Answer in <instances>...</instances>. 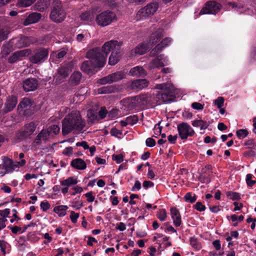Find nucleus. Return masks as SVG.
Listing matches in <instances>:
<instances>
[{
    "instance_id": "nucleus-32",
    "label": "nucleus",
    "mask_w": 256,
    "mask_h": 256,
    "mask_svg": "<svg viewBox=\"0 0 256 256\" xmlns=\"http://www.w3.org/2000/svg\"><path fill=\"white\" fill-rule=\"evenodd\" d=\"M110 75L112 82H114L124 78L126 76V74L124 72L120 71L110 74Z\"/></svg>"
},
{
    "instance_id": "nucleus-58",
    "label": "nucleus",
    "mask_w": 256,
    "mask_h": 256,
    "mask_svg": "<svg viewBox=\"0 0 256 256\" xmlns=\"http://www.w3.org/2000/svg\"><path fill=\"white\" fill-rule=\"evenodd\" d=\"M72 190L74 192L71 194L72 196H75L78 194H80L83 191V188L78 186H74L72 188Z\"/></svg>"
},
{
    "instance_id": "nucleus-24",
    "label": "nucleus",
    "mask_w": 256,
    "mask_h": 256,
    "mask_svg": "<svg viewBox=\"0 0 256 256\" xmlns=\"http://www.w3.org/2000/svg\"><path fill=\"white\" fill-rule=\"evenodd\" d=\"M130 76H144L146 75V72L142 66H136L132 68L129 72Z\"/></svg>"
},
{
    "instance_id": "nucleus-12",
    "label": "nucleus",
    "mask_w": 256,
    "mask_h": 256,
    "mask_svg": "<svg viewBox=\"0 0 256 256\" xmlns=\"http://www.w3.org/2000/svg\"><path fill=\"white\" fill-rule=\"evenodd\" d=\"M168 60L167 57L163 54L160 55L152 60L148 64V68L152 70L155 68H160L168 64Z\"/></svg>"
},
{
    "instance_id": "nucleus-9",
    "label": "nucleus",
    "mask_w": 256,
    "mask_h": 256,
    "mask_svg": "<svg viewBox=\"0 0 256 256\" xmlns=\"http://www.w3.org/2000/svg\"><path fill=\"white\" fill-rule=\"evenodd\" d=\"M48 48H42L36 50L30 56V60L34 64H38L44 62L48 55Z\"/></svg>"
},
{
    "instance_id": "nucleus-4",
    "label": "nucleus",
    "mask_w": 256,
    "mask_h": 256,
    "mask_svg": "<svg viewBox=\"0 0 256 256\" xmlns=\"http://www.w3.org/2000/svg\"><path fill=\"white\" fill-rule=\"evenodd\" d=\"M156 88L162 90V92L159 93L157 96L158 98L161 99L162 102L168 103L171 101L175 90L174 86L172 84H158L156 86Z\"/></svg>"
},
{
    "instance_id": "nucleus-17",
    "label": "nucleus",
    "mask_w": 256,
    "mask_h": 256,
    "mask_svg": "<svg viewBox=\"0 0 256 256\" xmlns=\"http://www.w3.org/2000/svg\"><path fill=\"white\" fill-rule=\"evenodd\" d=\"M148 82L146 79L136 80L130 82L128 87L132 90H140L146 88Z\"/></svg>"
},
{
    "instance_id": "nucleus-54",
    "label": "nucleus",
    "mask_w": 256,
    "mask_h": 256,
    "mask_svg": "<svg viewBox=\"0 0 256 256\" xmlns=\"http://www.w3.org/2000/svg\"><path fill=\"white\" fill-rule=\"evenodd\" d=\"M253 176L248 174L246 176V182L248 186H252L256 183V180H252Z\"/></svg>"
},
{
    "instance_id": "nucleus-60",
    "label": "nucleus",
    "mask_w": 256,
    "mask_h": 256,
    "mask_svg": "<svg viewBox=\"0 0 256 256\" xmlns=\"http://www.w3.org/2000/svg\"><path fill=\"white\" fill-rule=\"evenodd\" d=\"M41 209L43 212H46L50 208V204L48 202H42L40 204Z\"/></svg>"
},
{
    "instance_id": "nucleus-22",
    "label": "nucleus",
    "mask_w": 256,
    "mask_h": 256,
    "mask_svg": "<svg viewBox=\"0 0 256 256\" xmlns=\"http://www.w3.org/2000/svg\"><path fill=\"white\" fill-rule=\"evenodd\" d=\"M50 137V134L46 130H42L36 136L34 142V145H39L42 143V142H46Z\"/></svg>"
},
{
    "instance_id": "nucleus-53",
    "label": "nucleus",
    "mask_w": 256,
    "mask_h": 256,
    "mask_svg": "<svg viewBox=\"0 0 256 256\" xmlns=\"http://www.w3.org/2000/svg\"><path fill=\"white\" fill-rule=\"evenodd\" d=\"M97 112L98 120L104 118L108 113L107 110L104 107H102L100 110Z\"/></svg>"
},
{
    "instance_id": "nucleus-27",
    "label": "nucleus",
    "mask_w": 256,
    "mask_h": 256,
    "mask_svg": "<svg viewBox=\"0 0 256 256\" xmlns=\"http://www.w3.org/2000/svg\"><path fill=\"white\" fill-rule=\"evenodd\" d=\"M90 62L88 61H85L84 62L81 66V70L84 72H86L88 74H90L91 73L93 68L94 67H97L96 66H94L93 64V62L91 61L90 59Z\"/></svg>"
},
{
    "instance_id": "nucleus-25",
    "label": "nucleus",
    "mask_w": 256,
    "mask_h": 256,
    "mask_svg": "<svg viewBox=\"0 0 256 256\" xmlns=\"http://www.w3.org/2000/svg\"><path fill=\"white\" fill-rule=\"evenodd\" d=\"M41 18V14L38 12H32L29 14L28 17L25 20L24 24V26L36 23L38 22Z\"/></svg>"
},
{
    "instance_id": "nucleus-50",
    "label": "nucleus",
    "mask_w": 256,
    "mask_h": 256,
    "mask_svg": "<svg viewBox=\"0 0 256 256\" xmlns=\"http://www.w3.org/2000/svg\"><path fill=\"white\" fill-rule=\"evenodd\" d=\"M98 82L101 84H107L112 83L110 75H108L102 78L99 79L98 80Z\"/></svg>"
},
{
    "instance_id": "nucleus-43",
    "label": "nucleus",
    "mask_w": 256,
    "mask_h": 256,
    "mask_svg": "<svg viewBox=\"0 0 256 256\" xmlns=\"http://www.w3.org/2000/svg\"><path fill=\"white\" fill-rule=\"evenodd\" d=\"M157 218L161 222L165 221L167 218V212L164 209H161L158 212Z\"/></svg>"
},
{
    "instance_id": "nucleus-59",
    "label": "nucleus",
    "mask_w": 256,
    "mask_h": 256,
    "mask_svg": "<svg viewBox=\"0 0 256 256\" xmlns=\"http://www.w3.org/2000/svg\"><path fill=\"white\" fill-rule=\"evenodd\" d=\"M194 208L199 212H202L206 210V206L201 202H197L194 206Z\"/></svg>"
},
{
    "instance_id": "nucleus-39",
    "label": "nucleus",
    "mask_w": 256,
    "mask_h": 256,
    "mask_svg": "<svg viewBox=\"0 0 256 256\" xmlns=\"http://www.w3.org/2000/svg\"><path fill=\"white\" fill-rule=\"evenodd\" d=\"M50 136L57 134L60 131V128L56 124H54L49 127L47 130Z\"/></svg>"
},
{
    "instance_id": "nucleus-31",
    "label": "nucleus",
    "mask_w": 256,
    "mask_h": 256,
    "mask_svg": "<svg viewBox=\"0 0 256 256\" xmlns=\"http://www.w3.org/2000/svg\"><path fill=\"white\" fill-rule=\"evenodd\" d=\"M120 58V54L119 52L117 51L112 52L111 55L109 58L108 64L110 65L114 66L116 64Z\"/></svg>"
},
{
    "instance_id": "nucleus-37",
    "label": "nucleus",
    "mask_w": 256,
    "mask_h": 256,
    "mask_svg": "<svg viewBox=\"0 0 256 256\" xmlns=\"http://www.w3.org/2000/svg\"><path fill=\"white\" fill-rule=\"evenodd\" d=\"M70 206L76 210H80L84 206L83 202L80 198H76L72 202H70Z\"/></svg>"
},
{
    "instance_id": "nucleus-35",
    "label": "nucleus",
    "mask_w": 256,
    "mask_h": 256,
    "mask_svg": "<svg viewBox=\"0 0 256 256\" xmlns=\"http://www.w3.org/2000/svg\"><path fill=\"white\" fill-rule=\"evenodd\" d=\"M192 124L194 127H200V130H205L208 126L207 122L203 120H194Z\"/></svg>"
},
{
    "instance_id": "nucleus-10",
    "label": "nucleus",
    "mask_w": 256,
    "mask_h": 256,
    "mask_svg": "<svg viewBox=\"0 0 256 256\" xmlns=\"http://www.w3.org/2000/svg\"><path fill=\"white\" fill-rule=\"evenodd\" d=\"M222 6L220 4L214 1H210L208 2L205 6L200 10L199 15L205 14H215L219 12Z\"/></svg>"
},
{
    "instance_id": "nucleus-13",
    "label": "nucleus",
    "mask_w": 256,
    "mask_h": 256,
    "mask_svg": "<svg viewBox=\"0 0 256 256\" xmlns=\"http://www.w3.org/2000/svg\"><path fill=\"white\" fill-rule=\"evenodd\" d=\"M78 182V178L76 176H70L60 180V183L63 186L61 189L62 194L65 196L68 192L69 187L76 184Z\"/></svg>"
},
{
    "instance_id": "nucleus-51",
    "label": "nucleus",
    "mask_w": 256,
    "mask_h": 256,
    "mask_svg": "<svg viewBox=\"0 0 256 256\" xmlns=\"http://www.w3.org/2000/svg\"><path fill=\"white\" fill-rule=\"evenodd\" d=\"M80 217V214L74 211L70 212V218L73 224H76L78 222V219Z\"/></svg>"
},
{
    "instance_id": "nucleus-52",
    "label": "nucleus",
    "mask_w": 256,
    "mask_h": 256,
    "mask_svg": "<svg viewBox=\"0 0 256 256\" xmlns=\"http://www.w3.org/2000/svg\"><path fill=\"white\" fill-rule=\"evenodd\" d=\"M10 214V210L9 208H5L4 210H0V218H4L6 222L7 221L6 218L9 216Z\"/></svg>"
},
{
    "instance_id": "nucleus-48",
    "label": "nucleus",
    "mask_w": 256,
    "mask_h": 256,
    "mask_svg": "<svg viewBox=\"0 0 256 256\" xmlns=\"http://www.w3.org/2000/svg\"><path fill=\"white\" fill-rule=\"evenodd\" d=\"M236 134L238 138L242 139L246 137L248 132L246 129H240L236 131Z\"/></svg>"
},
{
    "instance_id": "nucleus-57",
    "label": "nucleus",
    "mask_w": 256,
    "mask_h": 256,
    "mask_svg": "<svg viewBox=\"0 0 256 256\" xmlns=\"http://www.w3.org/2000/svg\"><path fill=\"white\" fill-rule=\"evenodd\" d=\"M224 99L222 97H218L214 100V104L216 105L218 108H220L224 106Z\"/></svg>"
},
{
    "instance_id": "nucleus-2",
    "label": "nucleus",
    "mask_w": 256,
    "mask_h": 256,
    "mask_svg": "<svg viewBox=\"0 0 256 256\" xmlns=\"http://www.w3.org/2000/svg\"><path fill=\"white\" fill-rule=\"evenodd\" d=\"M86 126L80 112L75 110L70 113L62 122V133L66 135L72 131L80 132Z\"/></svg>"
},
{
    "instance_id": "nucleus-47",
    "label": "nucleus",
    "mask_w": 256,
    "mask_h": 256,
    "mask_svg": "<svg viewBox=\"0 0 256 256\" xmlns=\"http://www.w3.org/2000/svg\"><path fill=\"white\" fill-rule=\"evenodd\" d=\"M10 244L4 240H0V248L3 254H6V250L10 248Z\"/></svg>"
},
{
    "instance_id": "nucleus-28",
    "label": "nucleus",
    "mask_w": 256,
    "mask_h": 256,
    "mask_svg": "<svg viewBox=\"0 0 256 256\" xmlns=\"http://www.w3.org/2000/svg\"><path fill=\"white\" fill-rule=\"evenodd\" d=\"M50 0H39L36 4V10L39 11H44L50 5Z\"/></svg>"
},
{
    "instance_id": "nucleus-16",
    "label": "nucleus",
    "mask_w": 256,
    "mask_h": 256,
    "mask_svg": "<svg viewBox=\"0 0 256 256\" xmlns=\"http://www.w3.org/2000/svg\"><path fill=\"white\" fill-rule=\"evenodd\" d=\"M172 40L170 38L164 39L160 44H158L150 52V56H154L160 53L164 48L168 46L172 42Z\"/></svg>"
},
{
    "instance_id": "nucleus-34",
    "label": "nucleus",
    "mask_w": 256,
    "mask_h": 256,
    "mask_svg": "<svg viewBox=\"0 0 256 256\" xmlns=\"http://www.w3.org/2000/svg\"><path fill=\"white\" fill-rule=\"evenodd\" d=\"M31 106V101L28 98H24L18 105V110L28 108Z\"/></svg>"
},
{
    "instance_id": "nucleus-8",
    "label": "nucleus",
    "mask_w": 256,
    "mask_h": 256,
    "mask_svg": "<svg viewBox=\"0 0 256 256\" xmlns=\"http://www.w3.org/2000/svg\"><path fill=\"white\" fill-rule=\"evenodd\" d=\"M2 160L7 173H11L14 170H17L20 167L23 166L26 164V161L24 159H22L20 162H14L11 159L4 156Z\"/></svg>"
},
{
    "instance_id": "nucleus-38",
    "label": "nucleus",
    "mask_w": 256,
    "mask_h": 256,
    "mask_svg": "<svg viewBox=\"0 0 256 256\" xmlns=\"http://www.w3.org/2000/svg\"><path fill=\"white\" fill-rule=\"evenodd\" d=\"M114 88L112 86H104L98 89V94H106L114 92Z\"/></svg>"
},
{
    "instance_id": "nucleus-45",
    "label": "nucleus",
    "mask_w": 256,
    "mask_h": 256,
    "mask_svg": "<svg viewBox=\"0 0 256 256\" xmlns=\"http://www.w3.org/2000/svg\"><path fill=\"white\" fill-rule=\"evenodd\" d=\"M226 194L228 197L233 200H238L240 198V194L236 192H228Z\"/></svg>"
},
{
    "instance_id": "nucleus-42",
    "label": "nucleus",
    "mask_w": 256,
    "mask_h": 256,
    "mask_svg": "<svg viewBox=\"0 0 256 256\" xmlns=\"http://www.w3.org/2000/svg\"><path fill=\"white\" fill-rule=\"evenodd\" d=\"M88 118L90 122H94L95 120H98V112L93 110H89L87 114Z\"/></svg>"
},
{
    "instance_id": "nucleus-3",
    "label": "nucleus",
    "mask_w": 256,
    "mask_h": 256,
    "mask_svg": "<svg viewBox=\"0 0 256 256\" xmlns=\"http://www.w3.org/2000/svg\"><path fill=\"white\" fill-rule=\"evenodd\" d=\"M158 8V2H150L138 11L134 19L136 21H140L150 18L155 14Z\"/></svg>"
},
{
    "instance_id": "nucleus-56",
    "label": "nucleus",
    "mask_w": 256,
    "mask_h": 256,
    "mask_svg": "<svg viewBox=\"0 0 256 256\" xmlns=\"http://www.w3.org/2000/svg\"><path fill=\"white\" fill-rule=\"evenodd\" d=\"M73 152V148L72 146L66 148L62 152L63 154L68 156H72Z\"/></svg>"
},
{
    "instance_id": "nucleus-30",
    "label": "nucleus",
    "mask_w": 256,
    "mask_h": 256,
    "mask_svg": "<svg viewBox=\"0 0 256 256\" xmlns=\"http://www.w3.org/2000/svg\"><path fill=\"white\" fill-rule=\"evenodd\" d=\"M82 78V74L79 72H74L70 78V82L72 85H78Z\"/></svg>"
},
{
    "instance_id": "nucleus-15",
    "label": "nucleus",
    "mask_w": 256,
    "mask_h": 256,
    "mask_svg": "<svg viewBox=\"0 0 256 256\" xmlns=\"http://www.w3.org/2000/svg\"><path fill=\"white\" fill-rule=\"evenodd\" d=\"M36 125L33 122L26 124L20 131V140L26 138L33 134L36 130Z\"/></svg>"
},
{
    "instance_id": "nucleus-21",
    "label": "nucleus",
    "mask_w": 256,
    "mask_h": 256,
    "mask_svg": "<svg viewBox=\"0 0 256 256\" xmlns=\"http://www.w3.org/2000/svg\"><path fill=\"white\" fill-rule=\"evenodd\" d=\"M228 5L232 6L234 10L238 13H246L248 14H254L252 10H250L249 8L246 9L241 4H236L230 2H228Z\"/></svg>"
},
{
    "instance_id": "nucleus-18",
    "label": "nucleus",
    "mask_w": 256,
    "mask_h": 256,
    "mask_svg": "<svg viewBox=\"0 0 256 256\" xmlns=\"http://www.w3.org/2000/svg\"><path fill=\"white\" fill-rule=\"evenodd\" d=\"M170 216L174 226H180L182 223V218L180 212L176 208L174 207L170 208Z\"/></svg>"
},
{
    "instance_id": "nucleus-19",
    "label": "nucleus",
    "mask_w": 256,
    "mask_h": 256,
    "mask_svg": "<svg viewBox=\"0 0 256 256\" xmlns=\"http://www.w3.org/2000/svg\"><path fill=\"white\" fill-rule=\"evenodd\" d=\"M17 102V98L15 96L8 98L3 110L4 112L6 113L12 110L16 107Z\"/></svg>"
},
{
    "instance_id": "nucleus-14",
    "label": "nucleus",
    "mask_w": 256,
    "mask_h": 256,
    "mask_svg": "<svg viewBox=\"0 0 256 256\" xmlns=\"http://www.w3.org/2000/svg\"><path fill=\"white\" fill-rule=\"evenodd\" d=\"M72 64L69 63L66 66H62L58 70V74L56 76V82L58 84H60L64 79L66 78L71 70Z\"/></svg>"
},
{
    "instance_id": "nucleus-41",
    "label": "nucleus",
    "mask_w": 256,
    "mask_h": 256,
    "mask_svg": "<svg viewBox=\"0 0 256 256\" xmlns=\"http://www.w3.org/2000/svg\"><path fill=\"white\" fill-rule=\"evenodd\" d=\"M190 244L196 250H199L202 248L200 243L194 238H190Z\"/></svg>"
},
{
    "instance_id": "nucleus-64",
    "label": "nucleus",
    "mask_w": 256,
    "mask_h": 256,
    "mask_svg": "<svg viewBox=\"0 0 256 256\" xmlns=\"http://www.w3.org/2000/svg\"><path fill=\"white\" fill-rule=\"evenodd\" d=\"M110 133L112 136H119L121 135L122 134V132L120 130H118L116 128H112L111 130Z\"/></svg>"
},
{
    "instance_id": "nucleus-49",
    "label": "nucleus",
    "mask_w": 256,
    "mask_h": 256,
    "mask_svg": "<svg viewBox=\"0 0 256 256\" xmlns=\"http://www.w3.org/2000/svg\"><path fill=\"white\" fill-rule=\"evenodd\" d=\"M126 119L130 125H134L137 123L138 120V116L136 115L128 116Z\"/></svg>"
},
{
    "instance_id": "nucleus-44",
    "label": "nucleus",
    "mask_w": 256,
    "mask_h": 256,
    "mask_svg": "<svg viewBox=\"0 0 256 256\" xmlns=\"http://www.w3.org/2000/svg\"><path fill=\"white\" fill-rule=\"evenodd\" d=\"M66 54V52L64 50H62L59 52L58 54H56V52H53L51 54L50 56V60L52 62H54V58L58 56V58H63Z\"/></svg>"
},
{
    "instance_id": "nucleus-40",
    "label": "nucleus",
    "mask_w": 256,
    "mask_h": 256,
    "mask_svg": "<svg viewBox=\"0 0 256 256\" xmlns=\"http://www.w3.org/2000/svg\"><path fill=\"white\" fill-rule=\"evenodd\" d=\"M30 54L29 50H23L16 52L14 54V58H18L19 60L21 59L22 57L28 56Z\"/></svg>"
},
{
    "instance_id": "nucleus-62",
    "label": "nucleus",
    "mask_w": 256,
    "mask_h": 256,
    "mask_svg": "<svg viewBox=\"0 0 256 256\" xmlns=\"http://www.w3.org/2000/svg\"><path fill=\"white\" fill-rule=\"evenodd\" d=\"M146 145L148 147H153L156 145V142L152 138H149L146 140Z\"/></svg>"
},
{
    "instance_id": "nucleus-46",
    "label": "nucleus",
    "mask_w": 256,
    "mask_h": 256,
    "mask_svg": "<svg viewBox=\"0 0 256 256\" xmlns=\"http://www.w3.org/2000/svg\"><path fill=\"white\" fill-rule=\"evenodd\" d=\"M185 201L186 202H190V203H193L195 202L196 200V196L195 194H192L190 192H188L184 196Z\"/></svg>"
},
{
    "instance_id": "nucleus-23",
    "label": "nucleus",
    "mask_w": 256,
    "mask_h": 256,
    "mask_svg": "<svg viewBox=\"0 0 256 256\" xmlns=\"http://www.w3.org/2000/svg\"><path fill=\"white\" fill-rule=\"evenodd\" d=\"M96 14V8H92L84 12H82L80 14V17L82 20L89 22L92 21L94 20Z\"/></svg>"
},
{
    "instance_id": "nucleus-20",
    "label": "nucleus",
    "mask_w": 256,
    "mask_h": 256,
    "mask_svg": "<svg viewBox=\"0 0 256 256\" xmlns=\"http://www.w3.org/2000/svg\"><path fill=\"white\" fill-rule=\"evenodd\" d=\"M38 85L36 79L28 78L24 81L23 88L26 92L33 91L36 89Z\"/></svg>"
},
{
    "instance_id": "nucleus-7",
    "label": "nucleus",
    "mask_w": 256,
    "mask_h": 256,
    "mask_svg": "<svg viewBox=\"0 0 256 256\" xmlns=\"http://www.w3.org/2000/svg\"><path fill=\"white\" fill-rule=\"evenodd\" d=\"M116 20V14L110 10L104 11L97 15L96 18V24L102 27L107 26Z\"/></svg>"
},
{
    "instance_id": "nucleus-11",
    "label": "nucleus",
    "mask_w": 256,
    "mask_h": 256,
    "mask_svg": "<svg viewBox=\"0 0 256 256\" xmlns=\"http://www.w3.org/2000/svg\"><path fill=\"white\" fill-rule=\"evenodd\" d=\"M180 137L182 140H186L188 136H192L194 132L192 128L186 122H182L177 126Z\"/></svg>"
},
{
    "instance_id": "nucleus-6",
    "label": "nucleus",
    "mask_w": 256,
    "mask_h": 256,
    "mask_svg": "<svg viewBox=\"0 0 256 256\" xmlns=\"http://www.w3.org/2000/svg\"><path fill=\"white\" fill-rule=\"evenodd\" d=\"M66 18V12L62 8V2L58 0H54L53 8L52 10L50 18L56 22H60Z\"/></svg>"
},
{
    "instance_id": "nucleus-1",
    "label": "nucleus",
    "mask_w": 256,
    "mask_h": 256,
    "mask_svg": "<svg viewBox=\"0 0 256 256\" xmlns=\"http://www.w3.org/2000/svg\"><path fill=\"white\" fill-rule=\"evenodd\" d=\"M122 43L117 40H112L104 44L100 49L94 48L88 50L86 53V58L90 59L94 64L100 68L103 67L106 64L107 55L114 50H118Z\"/></svg>"
},
{
    "instance_id": "nucleus-61",
    "label": "nucleus",
    "mask_w": 256,
    "mask_h": 256,
    "mask_svg": "<svg viewBox=\"0 0 256 256\" xmlns=\"http://www.w3.org/2000/svg\"><path fill=\"white\" fill-rule=\"evenodd\" d=\"M8 32L0 28V42L8 38Z\"/></svg>"
},
{
    "instance_id": "nucleus-63",
    "label": "nucleus",
    "mask_w": 256,
    "mask_h": 256,
    "mask_svg": "<svg viewBox=\"0 0 256 256\" xmlns=\"http://www.w3.org/2000/svg\"><path fill=\"white\" fill-rule=\"evenodd\" d=\"M192 107L196 110H202L204 108V105L197 102H193L192 104Z\"/></svg>"
},
{
    "instance_id": "nucleus-26",
    "label": "nucleus",
    "mask_w": 256,
    "mask_h": 256,
    "mask_svg": "<svg viewBox=\"0 0 256 256\" xmlns=\"http://www.w3.org/2000/svg\"><path fill=\"white\" fill-rule=\"evenodd\" d=\"M71 166L77 170H84L86 168V162L80 158H76L73 160L70 163Z\"/></svg>"
},
{
    "instance_id": "nucleus-29",
    "label": "nucleus",
    "mask_w": 256,
    "mask_h": 256,
    "mask_svg": "<svg viewBox=\"0 0 256 256\" xmlns=\"http://www.w3.org/2000/svg\"><path fill=\"white\" fill-rule=\"evenodd\" d=\"M68 206L66 205H60L56 206L54 208V212L58 214L60 217H63L66 214V211Z\"/></svg>"
},
{
    "instance_id": "nucleus-5",
    "label": "nucleus",
    "mask_w": 256,
    "mask_h": 256,
    "mask_svg": "<svg viewBox=\"0 0 256 256\" xmlns=\"http://www.w3.org/2000/svg\"><path fill=\"white\" fill-rule=\"evenodd\" d=\"M163 36V30H159L152 34L149 40L148 44H139L134 50L136 54L142 55L144 54L148 48V45L153 46Z\"/></svg>"
},
{
    "instance_id": "nucleus-36",
    "label": "nucleus",
    "mask_w": 256,
    "mask_h": 256,
    "mask_svg": "<svg viewBox=\"0 0 256 256\" xmlns=\"http://www.w3.org/2000/svg\"><path fill=\"white\" fill-rule=\"evenodd\" d=\"M36 0H18L16 6L21 8L28 7L32 4Z\"/></svg>"
},
{
    "instance_id": "nucleus-55",
    "label": "nucleus",
    "mask_w": 256,
    "mask_h": 256,
    "mask_svg": "<svg viewBox=\"0 0 256 256\" xmlns=\"http://www.w3.org/2000/svg\"><path fill=\"white\" fill-rule=\"evenodd\" d=\"M124 156L120 154H114L112 156V160H114L117 164H120L124 160Z\"/></svg>"
},
{
    "instance_id": "nucleus-33",
    "label": "nucleus",
    "mask_w": 256,
    "mask_h": 256,
    "mask_svg": "<svg viewBox=\"0 0 256 256\" xmlns=\"http://www.w3.org/2000/svg\"><path fill=\"white\" fill-rule=\"evenodd\" d=\"M138 101V98H136L132 99H124L122 101V102L124 106H127V108L131 110L136 106L135 101Z\"/></svg>"
}]
</instances>
